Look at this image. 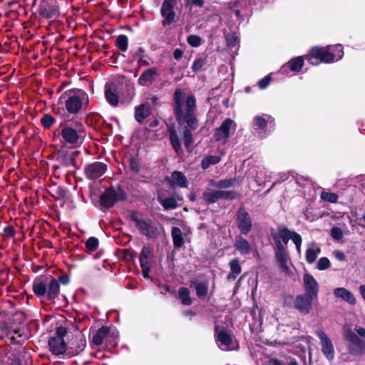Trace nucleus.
<instances>
[{
    "mask_svg": "<svg viewBox=\"0 0 365 365\" xmlns=\"http://www.w3.org/2000/svg\"><path fill=\"white\" fill-rule=\"evenodd\" d=\"M196 101L194 96L185 94L181 89H176L174 93V111L176 120L182 128V138L185 146L190 150L192 144L191 130L198 128L195 115Z\"/></svg>",
    "mask_w": 365,
    "mask_h": 365,
    "instance_id": "1",
    "label": "nucleus"
},
{
    "mask_svg": "<svg viewBox=\"0 0 365 365\" xmlns=\"http://www.w3.org/2000/svg\"><path fill=\"white\" fill-rule=\"evenodd\" d=\"M88 102V96L84 91L73 89L64 92L59 98L57 106L69 114L75 115L82 110H86Z\"/></svg>",
    "mask_w": 365,
    "mask_h": 365,
    "instance_id": "2",
    "label": "nucleus"
},
{
    "mask_svg": "<svg viewBox=\"0 0 365 365\" xmlns=\"http://www.w3.org/2000/svg\"><path fill=\"white\" fill-rule=\"evenodd\" d=\"M343 55V48L339 44L334 46L313 48L307 58L312 65L317 66L321 63H330L339 61Z\"/></svg>",
    "mask_w": 365,
    "mask_h": 365,
    "instance_id": "3",
    "label": "nucleus"
},
{
    "mask_svg": "<svg viewBox=\"0 0 365 365\" xmlns=\"http://www.w3.org/2000/svg\"><path fill=\"white\" fill-rule=\"evenodd\" d=\"M61 136L64 142L78 147L83 143V125L79 121L65 123L61 125Z\"/></svg>",
    "mask_w": 365,
    "mask_h": 365,
    "instance_id": "4",
    "label": "nucleus"
},
{
    "mask_svg": "<svg viewBox=\"0 0 365 365\" xmlns=\"http://www.w3.org/2000/svg\"><path fill=\"white\" fill-rule=\"evenodd\" d=\"M236 124L235 121L230 118H226L219 128L215 130L213 135L215 141L224 145L230 137L231 130H235Z\"/></svg>",
    "mask_w": 365,
    "mask_h": 365,
    "instance_id": "5",
    "label": "nucleus"
},
{
    "mask_svg": "<svg viewBox=\"0 0 365 365\" xmlns=\"http://www.w3.org/2000/svg\"><path fill=\"white\" fill-rule=\"evenodd\" d=\"M124 197L125 193L123 190L108 188L101 195L100 201L102 206L110 208L115 202L123 200Z\"/></svg>",
    "mask_w": 365,
    "mask_h": 365,
    "instance_id": "6",
    "label": "nucleus"
},
{
    "mask_svg": "<svg viewBox=\"0 0 365 365\" xmlns=\"http://www.w3.org/2000/svg\"><path fill=\"white\" fill-rule=\"evenodd\" d=\"M131 220L135 222V226L142 234L148 237H153L156 235L157 228L150 220L140 219L136 213L131 215Z\"/></svg>",
    "mask_w": 365,
    "mask_h": 365,
    "instance_id": "7",
    "label": "nucleus"
},
{
    "mask_svg": "<svg viewBox=\"0 0 365 365\" xmlns=\"http://www.w3.org/2000/svg\"><path fill=\"white\" fill-rule=\"evenodd\" d=\"M176 4V0H164L163 1L160 13L164 19L162 21L163 26L169 25L175 21V12L174 8Z\"/></svg>",
    "mask_w": 365,
    "mask_h": 365,
    "instance_id": "8",
    "label": "nucleus"
},
{
    "mask_svg": "<svg viewBox=\"0 0 365 365\" xmlns=\"http://www.w3.org/2000/svg\"><path fill=\"white\" fill-rule=\"evenodd\" d=\"M107 165L101 162H94L87 165L84 168L86 177L89 180H96L104 175Z\"/></svg>",
    "mask_w": 365,
    "mask_h": 365,
    "instance_id": "9",
    "label": "nucleus"
},
{
    "mask_svg": "<svg viewBox=\"0 0 365 365\" xmlns=\"http://www.w3.org/2000/svg\"><path fill=\"white\" fill-rule=\"evenodd\" d=\"M153 253L150 247H143L140 254L142 274L145 278H150L149 272L153 262Z\"/></svg>",
    "mask_w": 365,
    "mask_h": 365,
    "instance_id": "10",
    "label": "nucleus"
},
{
    "mask_svg": "<svg viewBox=\"0 0 365 365\" xmlns=\"http://www.w3.org/2000/svg\"><path fill=\"white\" fill-rule=\"evenodd\" d=\"M273 239L274 240V242L276 244V249H275V257L276 259L279 264L280 267L283 270H287V262L289 260V255L282 245V241L279 240V237L277 236H273Z\"/></svg>",
    "mask_w": 365,
    "mask_h": 365,
    "instance_id": "11",
    "label": "nucleus"
},
{
    "mask_svg": "<svg viewBox=\"0 0 365 365\" xmlns=\"http://www.w3.org/2000/svg\"><path fill=\"white\" fill-rule=\"evenodd\" d=\"M316 334L320 339L323 354L328 360H332L334 356V349L331 341L325 332L322 330H317Z\"/></svg>",
    "mask_w": 365,
    "mask_h": 365,
    "instance_id": "12",
    "label": "nucleus"
},
{
    "mask_svg": "<svg viewBox=\"0 0 365 365\" xmlns=\"http://www.w3.org/2000/svg\"><path fill=\"white\" fill-rule=\"evenodd\" d=\"M314 299V297L306 294H299L294 301V307L301 313L307 314L312 309Z\"/></svg>",
    "mask_w": 365,
    "mask_h": 365,
    "instance_id": "13",
    "label": "nucleus"
},
{
    "mask_svg": "<svg viewBox=\"0 0 365 365\" xmlns=\"http://www.w3.org/2000/svg\"><path fill=\"white\" fill-rule=\"evenodd\" d=\"M303 284L306 291V294L314 298H317L319 290V286L314 277L309 273H304L303 275Z\"/></svg>",
    "mask_w": 365,
    "mask_h": 365,
    "instance_id": "14",
    "label": "nucleus"
},
{
    "mask_svg": "<svg viewBox=\"0 0 365 365\" xmlns=\"http://www.w3.org/2000/svg\"><path fill=\"white\" fill-rule=\"evenodd\" d=\"M238 227L242 234H247L252 228V222L249 214L240 209L237 214Z\"/></svg>",
    "mask_w": 365,
    "mask_h": 365,
    "instance_id": "15",
    "label": "nucleus"
},
{
    "mask_svg": "<svg viewBox=\"0 0 365 365\" xmlns=\"http://www.w3.org/2000/svg\"><path fill=\"white\" fill-rule=\"evenodd\" d=\"M344 336L349 342L350 350L352 353L363 352L362 342L353 331L350 329L345 330Z\"/></svg>",
    "mask_w": 365,
    "mask_h": 365,
    "instance_id": "16",
    "label": "nucleus"
},
{
    "mask_svg": "<svg viewBox=\"0 0 365 365\" xmlns=\"http://www.w3.org/2000/svg\"><path fill=\"white\" fill-rule=\"evenodd\" d=\"M50 351L54 355L63 354L66 350V344L63 338L53 336L48 341Z\"/></svg>",
    "mask_w": 365,
    "mask_h": 365,
    "instance_id": "17",
    "label": "nucleus"
},
{
    "mask_svg": "<svg viewBox=\"0 0 365 365\" xmlns=\"http://www.w3.org/2000/svg\"><path fill=\"white\" fill-rule=\"evenodd\" d=\"M40 15L46 19H51L56 17L58 14V8L52 2L45 1L39 6Z\"/></svg>",
    "mask_w": 365,
    "mask_h": 365,
    "instance_id": "18",
    "label": "nucleus"
},
{
    "mask_svg": "<svg viewBox=\"0 0 365 365\" xmlns=\"http://www.w3.org/2000/svg\"><path fill=\"white\" fill-rule=\"evenodd\" d=\"M158 76V70L156 68H150L144 71L138 78V83L143 86L152 84Z\"/></svg>",
    "mask_w": 365,
    "mask_h": 365,
    "instance_id": "19",
    "label": "nucleus"
},
{
    "mask_svg": "<svg viewBox=\"0 0 365 365\" xmlns=\"http://www.w3.org/2000/svg\"><path fill=\"white\" fill-rule=\"evenodd\" d=\"M168 180L172 187H187L188 185L187 178L180 171L173 172Z\"/></svg>",
    "mask_w": 365,
    "mask_h": 365,
    "instance_id": "20",
    "label": "nucleus"
},
{
    "mask_svg": "<svg viewBox=\"0 0 365 365\" xmlns=\"http://www.w3.org/2000/svg\"><path fill=\"white\" fill-rule=\"evenodd\" d=\"M334 294L336 297L341 298L350 304L354 305L356 302V298L354 297V294L350 291L345 288L339 287L334 289Z\"/></svg>",
    "mask_w": 365,
    "mask_h": 365,
    "instance_id": "21",
    "label": "nucleus"
},
{
    "mask_svg": "<svg viewBox=\"0 0 365 365\" xmlns=\"http://www.w3.org/2000/svg\"><path fill=\"white\" fill-rule=\"evenodd\" d=\"M234 247L242 255H249L252 250V246L248 241L240 236L236 238Z\"/></svg>",
    "mask_w": 365,
    "mask_h": 365,
    "instance_id": "22",
    "label": "nucleus"
},
{
    "mask_svg": "<svg viewBox=\"0 0 365 365\" xmlns=\"http://www.w3.org/2000/svg\"><path fill=\"white\" fill-rule=\"evenodd\" d=\"M59 293V283L57 279L51 278L47 279L46 298L49 300L55 299Z\"/></svg>",
    "mask_w": 365,
    "mask_h": 365,
    "instance_id": "23",
    "label": "nucleus"
},
{
    "mask_svg": "<svg viewBox=\"0 0 365 365\" xmlns=\"http://www.w3.org/2000/svg\"><path fill=\"white\" fill-rule=\"evenodd\" d=\"M321 252V249L317 244L313 242L308 245L306 250V260L309 264H312L315 262L318 255Z\"/></svg>",
    "mask_w": 365,
    "mask_h": 365,
    "instance_id": "24",
    "label": "nucleus"
},
{
    "mask_svg": "<svg viewBox=\"0 0 365 365\" xmlns=\"http://www.w3.org/2000/svg\"><path fill=\"white\" fill-rule=\"evenodd\" d=\"M33 292L38 297H46L47 294V279H37L33 283Z\"/></svg>",
    "mask_w": 365,
    "mask_h": 365,
    "instance_id": "25",
    "label": "nucleus"
},
{
    "mask_svg": "<svg viewBox=\"0 0 365 365\" xmlns=\"http://www.w3.org/2000/svg\"><path fill=\"white\" fill-rule=\"evenodd\" d=\"M296 234L297 233L294 231H290L285 227H279L278 228V235H272V237L277 236L280 241L282 240L284 244L287 245L289 240L293 241L294 236L296 235Z\"/></svg>",
    "mask_w": 365,
    "mask_h": 365,
    "instance_id": "26",
    "label": "nucleus"
},
{
    "mask_svg": "<svg viewBox=\"0 0 365 365\" xmlns=\"http://www.w3.org/2000/svg\"><path fill=\"white\" fill-rule=\"evenodd\" d=\"M217 341L219 342L218 346L222 350L225 351L230 349V345L232 342V338L230 335H229L225 331H220L217 333Z\"/></svg>",
    "mask_w": 365,
    "mask_h": 365,
    "instance_id": "27",
    "label": "nucleus"
},
{
    "mask_svg": "<svg viewBox=\"0 0 365 365\" xmlns=\"http://www.w3.org/2000/svg\"><path fill=\"white\" fill-rule=\"evenodd\" d=\"M230 267V273L227 275V279L229 281H233L237 278L242 271L240 261L237 259H232L229 263Z\"/></svg>",
    "mask_w": 365,
    "mask_h": 365,
    "instance_id": "28",
    "label": "nucleus"
},
{
    "mask_svg": "<svg viewBox=\"0 0 365 365\" xmlns=\"http://www.w3.org/2000/svg\"><path fill=\"white\" fill-rule=\"evenodd\" d=\"M150 113L149 106L142 104L136 108L135 118L139 123L143 122Z\"/></svg>",
    "mask_w": 365,
    "mask_h": 365,
    "instance_id": "29",
    "label": "nucleus"
},
{
    "mask_svg": "<svg viewBox=\"0 0 365 365\" xmlns=\"http://www.w3.org/2000/svg\"><path fill=\"white\" fill-rule=\"evenodd\" d=\"M172 237L173 245L175 248L181 247L184 244V240L182 237V232L179 227H174L172 228Z\"/></svg>",
    "mask_w": 365,
    "mask_h": 365,
    "instance_id": "30",
    "label": "nucleus"
},
{
    "mask_svg": "<svg viewBox=\"0 0 365 365\" xmlns=\"http://www.w3.org/2000/svg\"><path fill=\"white\" fill-rule=\"evenodd\" d=\"M109 329L107 327H103L99 329L93 336V342L94 344L99 346L101 345L103 339L108 336Z\"/></svg>",
    "mask_w": 365,
    "mask_h": 365,
    "instance_id": "31",
    "label": "nucleus"
},
{
    "mask_svg": "<svg viewBox=\"0 0 365 365\" xmlns=\"http://www.w3.org/2000/svg\"><path fill=\"white\" fill-rule=\"evenodd\" d=\"M169 137L173 149L177 153H180L182 151L181 143L175 130L173 128L169 130Z\"/></svg>",
    "mask_w": 365,
    "mask_h": 365,
    "instance_id": "32",
    "label": "nucleus"
},
{
    "mask_svg": "<svg viewBox=\"0 0 365 365\" xmlns=\"http://www.w3.org/2000/svg\"><path fill=\"white\" fill-rule=\"evenodd\" d=\"M105 96L107 101L112 106H117L118 103V96L115 88H106Z\"/></svg>",
    "mask_w": 365,
    "mask_h": 365,
    "instance_id": "33",
    "label": "nucleus"
},
{
    "mask_svg": "<svg viewBox=\"0 0 365 365\" xmlns=\"http://www.w3.org/2000/svg\"><path fill=\"white\" fill-rule=\"evenodd\" d=\"M159 202L165 210H173L178 207L177 200L175 197L162 198L159 197Z\"/></svg>",
    "mask_w": 365,
    "mask_h": 365,
    "instance_id": "34",
    "label": "nucleus"
},
{
    "mask_svg": "<svg viewBox=\"0 0 365 365\" xmlns=\"http://www.w3.org/2000/svg\"><path fill=\"white\" fill-rule=\"evenodd\" d=\"M220 161V158L217 155H209L203 158L201 163L202 168L207 169L211 165H216Z\"/></svg>",
    "mask_w": 365,
    "mask_h": 365,
    "instance_id": "35",
    "label": "nucleus"
},
{
    "mask_svg": "<svg viewBox=\"0 0 365 365\" xmlns=\"http://www.w3.org/2000/svg\"><path fill=\"white\" fill-rule=\"evenodd\" d=\"M179 298L183 305H190L192 300L190 297V291L186 287H180L179 289Z\"/></svg>",
    "mask_w": 365,
    "mask_h": 365,
    "instance_id": "36",
    "label": "nucleus"
},
{
    "mask_svg": "<svg viewBox=\"0 0 365 365\" xmlns=\"http://www.w3.org/2000/svg\"><path fill=\"white\" fill-rule=\"evenodd\" d=\"M218 190H207L203 193V198L207 203H215L220 200Z\"/></svg>",
    "mask_w": 365,
    "mask_h": 365,
    "instance_id": "37",
    "label": "nucleus"
},
{
    "mask_svg": "<svg viewBox=\"0 0 365 365\" xmlns=\"http://www.w3.org/2000/svg\"><path fill=\"white\" fill-rule=\"evenodd\" d=\"M269 119H271L270 116H267V119H266L263 116H256L254 118V122H253L254 128L255 130L264 129L266 127Z\"/></svg>",
    "mask_w": 365,
    "mask_h": 365,
    "instance_id": "38",
    "label": "nucleus"
},
{
    "mask_svg": "<svg viewBox=\"0 0 365 365\" xmlns=\"http://www.w3.org/2000/svg\"><path fill=\"white\" fill-rule=\"evenodd\" d=\"M303 65L304 60L301 56L297 57L296 58H294L289 62L290 70L294 72L299 71Z\"/></svg>",
    "mask_w": 365,
    "mask_h": 365,
    "instance_id": "39",
    "label": "nucleus"
},
{
    "mask_svg": "<svg viewBox=\"0 0 365 365\" xmlns=\"http://www.w3.org/2000/svg\"><path fill=\"white\" fill-rule=\"evenodd\" d=\"M236 182V179L235 178H229V179H224L220 180L217 182H215L213 183L214 186L218 188H229L232 187Z\"/></svg>",
    "mask_w": 365,
    "mask_h": 365,
    "instance_id": "40",
    "label": "nucleus"
},
{
    "mask_svg": "<svg viewBox=\"0 0 365 365\" xmlns=\"http://www.w3.org/2000/svg\"><path fill=\"white\" fill-rule=\"evenodd\" d=\"M116 46L122 51H125L128 49V38L125 35H120L116 38Z\"/></svg>",
    "mask_w": 365,
    "mask_h": 365,
    "instance_id": "41",
    "label": "nucleus"
},
{
    "mask_svg": "<svg viewBox=\"0 0 365 365\" xmlns=\"http://www.w3.org/2000/svg\"><path fill=\"white\" fill-rule=\"evenodd\" d=\"M86 247L89 252L95 251L98 247V240L94 237H89L86 242Z\"/></svg>",
    "mask_w": 365,
    "mask_h": 365,
    "instance_id": "42",
    "label": "nucleus"
},
{
    "mask_svg": "<svg viewBox=\"0 0 365 365\" xmlns=\"http://www.w3.org/2000/svg\"><path fill=\"white\" fill-rule=\"evenodd\" d=\"M195 290L199 297H205L207 294V285L205 283H198L195 285Z\"/></svg>",
    "mask_w": 365,
    "mask_h": 365,
    "instance_id": "43",
    "label": "nucleus"
},
{
    "mask_svg": "<svg viewBox=\"0 0 365 365\" xmlns=\"http://www.w3.org/2000/svg\"><path fill=\"white\" fill-rule=\"evenodd\" d=\"M321 198L329 202H336L338 200V195L331 192H322L321 194Z\"/></svg>",
    "mask_w": 365,
    "mask_h": 365,
    "instance_id": "44",
    "label": "nucleus"
},
{
    "mask_svg": "<svg viewBox=\"0 0 365 365\" xmlns=\"http://www.w3.org/2000/svg\"><path fill=\"white\" fill-rule=\"evenodd\" d=\"M220 200L224 199V200H232L236 197L237 193L235 191H224V190H218Z\"/></svg>",
    "mask_w": 365,
    "mask_h": 365,
    "instance_id": "45",
    "label": "nucleus"
},
{
    "mask_svg": "<svg viewBox=\"0 0 365 365\" xmlns=\"http://www.w3.org/2000/svg\"><path fill=\"white\" fill-rule=\"evenodd\" d=\"M187 41L189 45L193 47H197L201 45V38L197 35H190L187 36Z\"/></svg>",
    "mask_w": 365,
    "mask_h": 365,
    "instance_id": "46",
    "label": "nucleus"
},
{
    "mask_svg": "<svg viewBox=\"0 0 365 365\" xmlns=\"http://www.w3.org/2000/svg\"><path fill=\"white\" fill-rule=\"evenodd\" d=\"M330 265V261L327 257H321L317 262V269L319 270H325L327 269Z\"/></svg>",
    "mask_w": 365,
    "mask_h": 365,
    "instance_id": "47",
    "label": "nucleus"
},
{
    "mask_svg": "<svg viewBox=\"0 0 365 365\" xmlns=\"http://www.w3.org/2000/svg\"><path fill=\"white\" fill-rule=\"evenodd\" d=\"M343 231L338 227H334L331 230V236L336 240H340L343 237Z\"/></svg>",
    "mask_w": 365,
    "mask_h": 365,
    "instance_id": "48",
    "label": "nucleus"
},
{
    "mask_svg": "<svg viewBox=\"0 0 365 365\" xmlns=\"http://www.w3.org/2000/svg\"><path fill=\"white\" fill-rule=\"evenodd\" d=\"M42 125L46 128H50L54 123V118L48 114L44 115L41 120Z\"/></svg>",
    "mask_w": 365,
    "mask_h": 365,
    "instance_id": "49",
    "label": "nucleus"
},
{
    "mask_svg": "<svg viewBox=\"0 0 365 365\" xmlns=\"http://www.w3.org/2000/svg\"><path fill=\"white\" fill-rule=\"evenodd\" d=\"M205 61L202 58H199L195 60V61L192 63V69L194 72H198L202 67L204 66Z\"/></svg>",
    "mask_w": 365,
    "mask_h": 365,
    "instance_id": "50",
    "label": "nucleus"
},
{
    "mask_svg": "<svg viewBox=\"0 0 365 365\" xmlns=\"http://www.w3.org/2000/svg\"><path fill=\"white\" fill-rule=\"evenodd\" d=\"M271 82V77L269 76H267L264 78L259 80L257 83V85L260 89L266 88Z\"/></svg>",
    "mask_w": 365,
    "mask_h": 365,
    "instance_id": "51",
    "label": "nucleus"
},
{
    "mask_svg": "<svg viewBox=\"0 0 365 365\" xmlns=\"http://www.w3.org/2000/svg\"><path fill=\"white\" fill-rule=\"evenodd\" d=\"M293 242L296 245V249L297 252L300 255L301 254V247L302 243V239L300 235L296 234V235L294 236Z\"/></svg>",
    "mask_w": 365,
    "mask_h": 365,
    "instance_id": "52",
    "label": "nucleus"
},
{
    "mask_svg": "<svg viewBox=\"0 0 365 365\" xmlns=\"http://www.w3.org/2000/svg\"><path fill=\"white\" fill-rule=\"evenodd\" d=\"M66 328L63 326H60L56 329V336H61L63 338L66 334Z\"/></svg>",
    "mask_w": 365,
    "mask_h": 365,
    "instance_id": "53",
    "label": "nucleus"
},
{
    "mask_svg": "<svg viewBox=\"0 0 365 365\" xmlns=\"http://www.w3.org/2000/svg\"><path fill=\"white\" fill-rule=\"evenodd\" d=\"M334 257L339 261H344L346 259V256L342 251L336 250L334 253Z\"/></svg>",
    "mask_w": 365,
    "mask_h": 365,
    "instance_id": "54",
    "label": "nucleus"
},
{
    "mask_svg": "<svg viewBox=\"0 0 365 365\" xmlns=\"http://www.w3.org/2000/svg\"><path fill=\"white\" fill-rule=\"evenodd\" d=\"M4 235L6 237H12L14 235V231L12 227L7 226L4 229Z\"/></svg>",
    "mask_w": 365,
    "mask_h": 365,
    "instance_id": "55",
    "label": "nucleus"
},
{
    "mask_svg": "<svg viewBox=\"0 0 365 365\" xmlns=\"http://www.w3.org/2000/svg\"><path fill=\"white\" fill-rule=\"evenodd\" d=\"M183 55V51L180 48H176L175 49L173 52V57L176 60H180Z\"/></svg>",
    "mask_w": 365,
    "mask_h": 365,
    "instance_id": "56",
    "label": "nucleus"
},
{
    "mask_svg": "<svg viewBox=\"0 0 365 365\" xmlns=\"http://www.w3.org/2000/svg\"><path fill=\"white\" fill-rule=\"evenodd\" d=\"M190 4L196 6L202 7L204 4V1L203 0H192L190 1Z\"/></svg>",
    "mask_w": 365,
    "mask_h": 365,
    "instance_id": "57",
    "label": "nucleus"
},
{
    "mask_svg": "<svg viewBox=\"0 0 365 365\" xmlns=\"http://www.w3.org/2000/svg\"><path fill=\"white\" fill-rule=\"evenodd\" d=\"M355 331L362 337L365 338V329L361 327H356Z\"/></svg>",
    "mask_w": 365,
    "mask_h": 365,
    "instance_id": "58",
    "label": "nucleus"
},
{
    "mask_svg": "<svg viewBox=\"0 0 365 365\" xmlns=\"http://www.w3.org/2000/svg\"><path fill=\"white\" fill-rule=\"evenodd\" d=\"M359 291L362 298L365 301V285H361L359 288Z\"/></svg>",
    "mask_w": 365,
    "mask_h": 365,
    "instance_id": "59",
    "label": "nucleus"
},
{
    "mask_svg": "<svg viewBox=\"0 0 365 365\" xmlns=\"http://www.w3.org/2000/svg\"><path fill=\"white\" fill-rule=\"evenodd\" d=\"M270 365H283L281 361L276 359H272L269 360Z\"/></svg>",
    "mask_w": 365,
    "mask_h": 365,
    "instance_id": "60",
    "label": "nucleus"
},
{
    "mask_svg": "<svg viewBox=\"0 0 365 365\" xmlns=\"http://www.w3.org/2000/svg\"><path fill=\"white\" fill-rule=\"evenodd\" d=\"M77 154V152H74L70 157V163H73V162L74 161V157L75 155Z\"/></svg>",
    "mask_w": 365,
    "mask_h": 365,
    "instance_id": "61",
    "label": "nucleus"
},
{
    "mask_svg": "<svg viewBox=\"0 0 365 365\" xmlns=\"http://www.w3.org/2000/svg\"><path fill=\"white\" fill-rule=\"evenodd\" d=\"M289 365H298V363L295 359H292Z\"/></svg>",
    "mask_w": 365,
    "mask_h": 365,
    "instance_id": "62",
    "label": "nucleus"
},
{
    "mask_svg": "<svg viewBox=\"0 0 365 365\" xmlns=\"http://www.w3.org/2000/svg\"><path fill=\"white\" fill-rule=\"evenodd\" d=\"M61 282L63 283V284H66L68 281V277H62L61 279Z\"/></svg>",
    "mask_w": 365,
    "mask_h": 365,
    "instance_id": "63",
    "label": "nucleus"
},
{
    "mask_svg": "<svg viewBox=\"0 0 365 365\" xmlns=\"http://www.w3.org/2000/svg\"><path fill=\"white\" fill-rule=\"evenodd\" d=\"M235 14L237 16H239L240 15V11L239 10L235 11Z\"/></svg>",
    "mask_w": 365,
    "mask_h": 365,
    "instance_id": "64",
    "label": "nucleus"
}]
</instances>
